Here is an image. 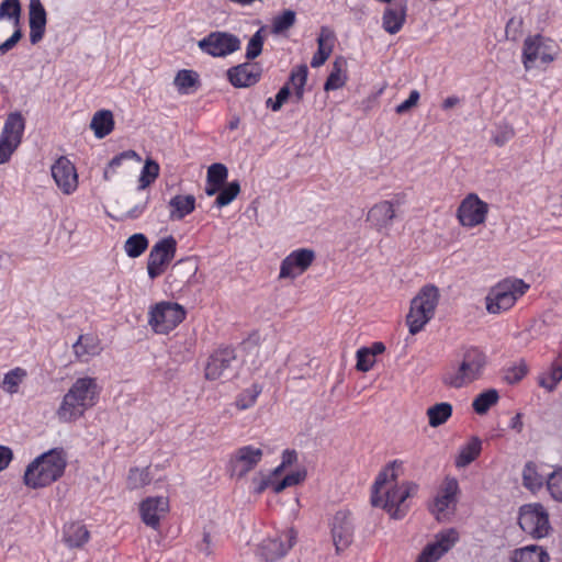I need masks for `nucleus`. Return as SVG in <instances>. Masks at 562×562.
<instances>
[{
	"label": "nucleus",
	"instance_id": "nucleus-13",
	"mask_svg": "<svg viewBox=\"0 0 562 562\" xmlns=\"http://www.w3.org/2000/svg\"><path fill=\"white\" fill-rule=\"evenodd\" d=\"M177 243L172 236L160 239L151 248L148 261L147 272L151 280L161 276L166 266L173 259Z\"/></svg>",
	"mask_w": 562,
	"mask_h": 562
},
{
	"label": "nucleus",
	"instance_id": "nucleus-18",
	"mask_svg": "<svg viewBox=\"0 0 562 562\" xmlns=\"http://www.w3.org/2000/svg\"><path fill=\"white\" fill-rule=\"evenodd\" d=\"M458 539L459 532L454 528L438 532L435 540L424 548L417 562H436L456 544Z\"/></svg>",
	"mask_w": 562,
	"mask_h": 562
},
{
	"label": "nucleus",
	"instance_id": "nucleus-11",
	"mask_svg": "<svg viewBox=\"0 0 562 562\" xmlns=\"http://www.w3.org/2000/svg\"><path fill=\"white\" fill-rule=\"evenodd\" d=\"M25 120L20 112L8 115L0 134V165L7 164L22 142Z\"/></svg>",
	"mask_w": 562,
	"mask_h": 562
},
{
	"label": "nucleus",
	"instance_id": "nucleus-14",
	"mask_svg": "<svg viewBox=\"0 0 562 562\" xmlns=\"http://www.w3.org/2000/svg\"><path fill=\"white\" fill-rule=\"evenodd\" d=\"M316 254L310 248L291 251L280 265L279 279L294 280L302 276L314 262Z\"/></svg>",
	"mask_w": 562,
	"mask_h": 562
},
{
	"label": "nucleus",
	"instance_id": "nucleus-54",
	"mask_svg": "<svg viewBox=\"0 0 562 562\" xmlns=\"http://www.w3.org/2000/svg\"><path fill=\"white\" fill-rule=\"evenodd\" d=\"M278 483V480H273L270 473H258L251 480V488L256 494H261L267 488H271L274 492V485Z\"/></svg>",
	"mask_w": 562,
	"mask_h": 562
},
{
	"label": "nucleus",
	"instance_id": "nucleus-51",
	"mask_svg": "<svg viewBox=\"0 0 562 562\" xmlns=\"http://www.w3.org/2000/svg\"><path fill=\"white\" fill-rule=\"evenodd\" d=\"M261 393V387L258 385H251L249 389L243 391L238 397L236 398L235 405L239 411H245L255 405L259 394Z\"/></svg>",
	"mask_w": 562,
	"mask_h": 562
},
{
	"label": "nucleus",
	"instance_id": "nucleus-45",
	"mask_svg": "<svg viewBox=\"0 0 562 562\" xmlns=\"http://www.w3.org/2000/svg\"><path fill=\"white\" fill-rule=\"evenodd\" d=\"M0 19L11 20L15 27L20 26L21 3L20 0H3L0 4Z\"/></svg>",
	"mask_w": 562,
	"mask_h": 562
},
{
	"label": "nucleus",
	"instance_id": "nucleus-33",
	"mask_svg": "<svg viewBox=\"0 0 562 562\" xmlns=\"http://www.w3.org/2000/svg\"><path fill=\"white\" fill-rule=\"evenodd\" d=\"M26 378L27 371L21 367H15L4 373L0 387L5 394L14 395L19 393Z\"/></svg>",
	"mask_w": 562,
	"mask_h": 562
},
{
	"label": "nucleus",
	"instance_id": "nucleus-27",
	"mask_svg": "<svg viewBox=\"0 0 562 562\" xmlns=\"http://www.w3.org/2000/svg\"><path fill=\"white\" fill-rule=\"evenodd\" d=\"M335 33L327 26H323L317 37V52L313 55L311 66L318 68L325 64L335 46Z\"/></svg>",
	"mask_w": 562,
	"mask_h": 562
},
{
	"label": "nucleus",
	"instance_id": "nucleus-49",
	"mask_svg": "<svg viewBox=\"0 0 562 562\" xmlns=\"http://www.w3.org/2000/svg\"><path fill=\"white\" fill-rule=\"evenodd\" d=\"M148 246V240L143 234L132 235L124 245L125 252L131 258L140 256Z\"/></svg>",
	"mask_w": 562,
	"mask_h": 562
},
{
	"label": "nucleus",
	"instance_id": "nucleus-17",
	"mask_svg": "<svg viewBox=\"0 0 562 562\" xmlns=\"http://www.w3.org/2000/svg\"><path fill=\"white\" fill-rule=\"evenodd\" d=\"M52 177L58 189L66 195L78 189V173L75 165L67 157H59L50 167Z\"/></svg>",
	"mask_w": 562,
	"mask_h": 562
},
{
	"label": "nucleus",
	"instance_id": "nucleus-56",
	"mask_svg": "<svg viewBox=\"0 0 562 562\" xmlns=\"http://www.w3.org/2000/svg\"><path fill=\"white\" fill-rule=\"evenodd\" d=\"M528 372V366L525 361L520 360L506 369L505 380L510 383L519 382Z\"/></svg>",
	"mask_w": 562,
	"mask_h": 562
},
{
	"label": "nucleus",
	"instance_id": "nucleus-60",
	"mask_svg": "<svg viewBox=\"0 0 562 562\" xmlns=\"http://www.w3.org/2000/svg\"><path fill=\"white\" fill-rule=\"evenodd\" d=\"M419 98V92L417 90H412L409 97L395 108L396 113L404 114L408 112L413 106H415L418 103Z\"/></svg>",
	"mask_w": 562,
	"mask_h": 562
},
{
	"label": "nucleus",
	"instance_id": "nucleus-20",
	"mask_svg": "<svg viewBox=\"0 0 562 562\" xmlns=\"http://www.w3.org/2000/svg\"><path fill=\"white\" fill-rule=\"evenodd\" d=\"M169 499L165 496H150L139 504L142 521L155 530L159 529L160 521L168 515Z\"/></svg>",
	"mask_w": 562,
	"mask_h": 562
},
{
	"label": "nucleus",
	"instance_id": "nucleus-2",
	"mask_svg": "<svg viewBox=\"0 0 562 562\" xmlns=\"http://www.w3.org/2000/svg\"><path fill=\"white\" fill-rule=\"evenodd\" d=\"M100 387L97 379L78 378L64 395L56 416L61 423H72L83 416L87 409L95 405Z\"/></svg>",
	"mask_w": 562,
	"mask_h": 562
},
{
	"label": "nucleus",
	"instance_id": "nucleus-64",
	"mask_svg": "<svg viewBox=\"0 0 562 562\" xmlns=\"http://www.w3.org/2000/svg\"><path fill=\"white\" fill-rule=\"evenodd\" d=\"M522 427H524V424H522V416L520 413H517L509 422V428H512L513 430H515L516 432H521L522 431Z\"/></svg>",
	"mask_w": 562,
	"mask_h": 562
},
{
	"label": "nucleus",
	"instance_id": "nucleus-24",
	"mask_svg": "<svg viewBox=\"0 0 562 562\" xmlns=\"http://www.w3.org/2000/svg\"><path fill=\"white\" fill-rule=\"evenodd\" d=\"M103 351L101 338L94 333L81 334L72 345V352L79 362L88 363Z\"/></svg>",
	"mask_w": 562,
	"mask_h": 562
},
{
	"label": "nucleus",
	"instance_id": "nucleus-8",
	"mask_svg": "<svg viewBox=\"0 0 562 562\" xmlns=\"http://www.w3.org/2000/svg\"><path fill=\"white\" fill-rule=\"evenodd\" d=\"M460 492L456 477L446 476L443 479L429 504V512L438 521L451 520L457 509Z\"/></svg>",
	"mask_w": 562,
	"mask_h": 562
},
{
	"label": "nucleus",
	"instance_id": "nucleus-41",
	"mask_svg": "<svg viewBox=\"0 0 562 562\" xmlns=\"http://www.w3.org/2000/svg\"><path fill=\"white\" fill-rule=\"evenodd\" d=\"M308 68L306 65H300L292 69L289 83L292 85L294 90L295 101L300 102L303 100L305 92V85L307 81Z\"/></svg>",
	"mask_w": 562,
	"mask_h": 562
},
{
	"label": "nucleus",
	"instance_id": "nucleus-15",
	"mask_svg": "<svg viewBox=\"0 0 562 562\" xmlns=\"http://www.w3.org/2000/svg\"><path fill=\"white\" fill-rule=\"evenodd\" d=\"M488 205L477 194H468L457 210V217L464 227H475L485 222Z\"/></svg>",
	"mask_w": 562,
	"mask_h": 562
},
{
	"label": "nucleus",
	"instance_id": "nucleus-21",
	"mask_svg": "<svg viewBox=\"0 0 562 562\" xmlns=\"http://www.w3.org/2000/svg\"><path fill=\"white\" fill-rule=\"evenodd\" d=\"M234 350L223 348L216 350L209 359L205 367V378L207 380H218L232 374V363L235 361Z\"/></svg>",
	"mask_w": 562,
	"mask_h": 562
},
{
	"label": "nucleus",
	"instance_id": "nucleus-12",
	"mask_svg": "<svg viewBox=\"0 0 562 562\" xmlns=\"http://www.w3.org/2000/svg\"><path fill=\"white\" fill-rule=\"evenodd\" d=\"M240 40L231 33L212 32L199 41V48L213 57H225L240 48Z\"/></svg>",
	"mask_w": 562,
	"mask_h": 562
},
{
	"label": "nucleus",
	"instance_id": "nucleus-26",
	"mask_svg": "<svg viewBox=\"0 0 562 562\" xmlns=\"http://www.w3.org/2000/svg\"><path fill=\"white\" fill-rule=\"evenodd\" d=\"M30 41L37 44L42 41L46 27V10L41 0H30Z\"/></svg>",
	"mask_w": 562,
	"mask_h": 562
},
{
	"label": "nucleus",
	"instance_id": "nucleus-63",
	"mask_svg": "<svg viewBox=\"0 0 562 562\" xmlns=\"http://www.w3.org/2000/svg\"><path fill=\"white\" fill-rule=\"evenodd\" d=\"M297 459V454L294 450H284L282 453V463L285 467L292 465Z\"/></svg>",
	"mask_w": 562,
	"mask_h": 562
},
{
	"label": "nucleus",
	"instance_id": "nucleus-7",
	"mask_svg": "<svg viewBox=\"0 0 562 562\" xmlns=\"http://www.w3.org/2000/svg\"><path fill=\"white\" fill-rule=\"evenodd\" d=\"M559 44L543 35H530L525 38L522 45L521 63L528 71L541 65L554 61L559 55Z\"/></svg>",
	"mask_w": 562,
	"mask_h": 562
},
{
	"label": "nucleus",
	"instance_id": "nucleus-22",
	"mask_svg": "<svg viewBox=\"0 0 562 562\" xmlns=\"http://www.w3.org/2000/svg\"><path fill=\"white\" fill-rule=\"evenodd\" d=\"M262 450L254 446H244L236 450L232 459V474L237 477L245 476L257 467L262 459Z\"/></svg>",
	"mask_w": 562,
	"mask_h": 562
},
{
	"label": "nucleus",
	"instance_id": "nucleus-16",
	"mask_svg": "<svg viewBox=\"0 0 562 562\" xmlns=\"http://www.w3.org/2000/svg\"><path fill=\"white\" fill-rule=\"evenodd\" d=\"M295 540L293 530L289 529L261 541L257 554L266 562H274L286 554Z\"/></svg>",
	"mask_w": 562,
	"mask_h": 562
},
{
	"label": "nucleus",
	"instance_id": "nucleus-31",
	"mask_svg": "<svg viewBox=\"0 0 562 562\" xmlns=\"http://www.w3.org/2000/svg\"><path fill=\"white\" fill-rule=\"evenodd\" d=\"M562 380V355H559L551 366L542 372L538 378V384L547 390L553 392Z\"/></svg>",
	"mask_w": 562,
	"mask_h": 562
},
{
	"label": "nucleus",
	"instance_id": "nucleus-25",
	"mask_svg": "<svg viewBox=\"0 0 562 562\" xmlns=\"http://www.w3.org/2000/svg\"><path fill=\"white\" fill-rule=\"evenodd\" d=\"M262 69L256 63H245L227 70L229 82L237 88H246L257 83L261 77Z\"/></svg>",
	"mask_w": 562,
	"mask_h": 562
},
{
	"label": "nucleus",
	"instance_id": "nucleus-53",
	"mask_svg": "<svg viewBox=\"0 0 562 562\" xmlns=\"http://www.w3.org/2000/svg\"><path fill=\"white\" fill-rule=\"evenodd\" d=\"M265 42V36L262 34V29H259L250 38L246 46V58L251 60L257 58L261 52Z\"/></svg>",
	"mask_w": 562,
	"mask_h": 562
},
{
	"label": "nucleus",
	"instance_id": "nucleus-28",
	"mask_svg": "<svg viewBox=\"0 0 562 562\" xmlns=\"http://www.w3.org/2000/svg\"><path fill=\"white\" fill-rule=\"evenodd\" d=\"M394 217V204L390 201H382L369 210L367 221L376 229H382L389 227Z\"/></svg>",
	"mask_w": 562,
	"mask_h": 562
},
{
	"label": "nucleus",
	"instance_id": "nucleus-1",
	"mask_svg": "<svg viewBox=\"0 0 562 562\" xmlns=\"http://www.w3.org/2000/svg\"><path fill=\"white\" fill-rule=\"evenodd\" d=\"M402 462L389 463L376 476L371 491V504L385 510L391 518L402 519L408 512L407 499L417 491L409 481H398Z\"/></svg>",
	"mask_w": 562,
	"mask_h": 562
},
{
	"label": "nucleus",
	"instance_id": "nucleus-6",
	"mask_svg": "<svg viewBox=\"0 0 562 562\" xmlns=\"http://www.w3.org/2000/svg\"><path fill=\"white\" fill-rule=\"evenodd\" d=\"M439 297L438 288L427 284L412 300L411 308L406 316V324L412 335L419 333L434 317Z\"/></svg>",
	"mask_w": 562,
	"mask_h": 562
},
{
	"label": "nucleus",
	"instance_id": "nucleus-48",
	"mask_svg": "<svg viewBox=\"0 0 562 562\" xmlns=\"http://www.w3.org/2000/svg\"><path fill=\"white\" fill-rule=\"evenodd\" d=\"M128 159H135L136 161H140L142 160L140 156L136 151H134V150H125V151L116 155L115 157H113L110 160L109 165L104 169L103 178L105 180H110L111 177L115 173L116 169L119 167H121L123 161L124 160H128Z\"/></svg>",
	"mask_w": 562,
	"mask_h": 562
},
{
	"label": "nucleus",
	"instance_id": "nucleus-23",
	"mask_svg": "<svg viewBox=\"0 0 562 562\" xmlns=\"http://www.w3.org/2000/svg\"><path fill=\"white\" fill-rule=\"evenodd\" d=\"M353 528L350 514L339 510L331 521V537L337 552L345 550L352 541Z\"/></svg>",
	"mask_w": 562,
	"mask_h": 562
},
{
	"label": "nucleus",
	"instance_id": "nucleus-32",
	"mask_svg": "<svg viewBox=\"0 0 562 562\" xmlns=\"http://www.w3.org/2000/svg\"><path fill=\"white\" fill-rule=\"evenodd\" d=\"M228 176V170L223 164H213L207 169L205 193L207 195L216 194L224 186Z\"/></svg>",
	"mask_w": 562,
	"mask_h": 562
},
{
	"label": "nucleus",
	"instance_id": "nucleus-43",
	"mask_svg": "<svg viewBox=\"0 0 562 562\" xmlns=\"http://www.w3.org/2000/svg\"><path fill=\"white\" fill-rule=\"evenodd\" d=\"M498 392L494 389H490L480 393L473 401L472 407L479 415H484L488 409L498 402Z\"/></svg>",
	"mask_w": 562,
	"mask_h": 562
},
{
	"label": "nucleus",
	"instance_id": "nucleus-35",
	"mask_svg": "<svg viewBox=\"0 0 562 562\" xmlns=\"http://www.w3.org/2000/svg\"><path fill=\"white\" fill-rule=\"evenodd\" d=\"M482 441L477 437L471 438L465 445L460 448L456 457L454 464L458 469L468 467L481 453Z\"/></svg>",
	"mask_w": 562,
	"mask_h": 562
},
{
	"label": "nucleus",
	"instance_id": "nucleus-59",
	"mask_svg": "<svg viewBox=\"0 0 562 562\" xmlns=\"http://www.w3.org/2000/svg\"><path fill=\"white\" fill-rule=\"evenodd\" d=\"M514 137V130L508 124H502L498 125L494 135H493V142L497 146L505 145L508 140H510Z\"/></svg>",
	"mask_w": 562,
	"mask_h": 562
},
{
	"label": "nucleus",
	"instance_id": "nucleus-37",
	"mask_svg": "<svg viewBox=\"0 0 562 562\" xmlns=\"http://www.w3.org/2000/svg\"><path fill=\"white\" fill-rule=\"evenodd\" d=\"M512 562H549V555L539 546H527L513 553Z\"/></svg>",
	"mask_w": 562,
	"mask_h": 562
},
{
	"label": "nucleus",
	"instance_id": "nucleus-40",
	"mask_svg": "<svg viewBox=\"0 0 562 562\" xmlns=\"http://www.w3.org/2000/svg\"><path fill=\"white\" fill-rule=\"evenodd\" d=\"M199 83V75L194 70H179L173 79V85L181 94H189Z\"/></svg>",
	"mask_w": 562,
	"mask_h": 562
},
{
	"label": "nucleus",
	"instance_id": "nucleus-61",
	"mask_svg": "<svg viewBox=\"0 0 562 562\" xmlns=\"http://www.w3.org/2000/svg\"><path fill=\"white\" fill-rule=\"evenodd\" d=\"M22 38V31L20 26L15 29L13 34L5 40L2 44H0V56H3L9 50L15 47V45L19 43V41Z\"/></svg>",
	"mask_w": 562,
	"mask_h": 562
},
{
	"label": "nucleus",
	"instance_id": "nucleus-5",
	"mask_svg": "<svg viewBox=\"0 0 562 562\" xmlns=\"http://www.w3.org/2000/svg\"><path fill=\"white\" fill-rule=\"evenodd\" d=\"M529 288L528 283L518 278H505L498 281L485 296L487 313L498 315L509 311Z\"/></svg>",
	"mask_w": 562,
	"mask_h": 562
},
{
	"label": "nucleus",
	"instance_id": "nucleus-10",
	"mask_svg": "<svg viewBox=\"0 0 562 562\" xmlns=\"http://www.w3.org/2000/svg\"><path fill=\"white\" fill-rule=\"evenodd\" d=\"M518 524L520 528L533 538H544L551 530L549 514L540 503L522 505L519 508Z\"/></svg>",
	"mask_w": 562,
	"mask_h": 562
},
{
	"label": "nucleus",
	"instance_id": "nucleus-3",
	"mask_svg": "<svg viewBox=\"0 0 562 562\" xmlns=\"http://www.w3.org/2000/svg\"><path fill=\"white\" fill-rule=\"evenodd\" d=\"M487 364L486 353L474 346L464 347L458 361L442 375V383L452 389H462L480 380Z\"/></svg>",
	"mask_w": 562,
	"mask_h": 562
},
{
	"label": "nucleus",
	"instance_id": "nucleus-42",
	"mask_svg": "<svg viewBox=\"0 0 562 562\" xmlns=\"http://www.w3.org/2000/svg\"><path fill=\"white\" fill-rule=\"evenodd\" d=\"M160 167L159 164L150 158L145 160V164L140 170V175L138 178L137 190L143 191L153 184L156 179L159 177Z\"/></svg>",
	"mask_w": 562,
	"mask_h": 562
},
{
	"label": "nucleus",
	"instance_id": "nucleus-9",
	"mask_svg": "<svg viewBox=\"0 0 562 562\" xmlns=\"http://www.w3.org/2000/svg\"><path fill=\"white\" fill-rule=\"evenodd\" d=\"M186 318V310L182 305L161 301L150 307L148 324L156 334H168Z\"/></svg>",
	"mask_w": 562,
	"mask_h": 562
},
{
	"label": "nucleus",
	"instance_id": "nucleus-62",
	"mask_svg": "<svg viewBox=\"0 0 562 562\" xmlns=\"http://www.w3.org/2000/svg\"><path fill=\"white\" fill-rule=\"evenodd\" d=\"M13 459L12 450L7 446L0 445V472L7 469Z\"/></svg>",
	"mask_w": 562,
	"mask_h": 562
},
{
	"label": "nucleus",
	"instance_id": "nucleus-55",
	"mask_svg": "<svg viewBox=\"0 0 562 562\" xmlns=\"http://www.w3.org/2000/svg\"><path fill=\"white\" fill-rule=\"evenodd\" d=\"M305 470H299L286 474L283 479L278 480V483L274 485V493L278 494L288 487L300 484L305 480Z\"/></svg>",
	"mask_w": 562,
	"mask_h": 562
},
{
	"label": "nucleus",
	"instance_id": "nucleus-4",
	"mask_svg": "<svg viewBox=\"0 0 562 562\" xmlns=\"http://www.w3.org/2000/svg\"><path fill=\"white\" fill-rule=\"evenodd\" d=\"M67 461L59 450H50L37 457L24 472V484L31 488H41L57 481L65 471Z\"/></svg>",
	"mask_w": 562,
	"mask_h": 562
},
{
	"label": "nucleus",
	"instance_id": "nucleus-50",
	"mask_svg": "<svg viewBox=\"0 0 562 562\" xmlns=\"http://www.w3.org/2000/svg\"><path fill=\"white\" fill-rule=\"evenodd\" d=\"M546 485L550 496L554 501L562 502V468L548 475Z\"/></svg>",
	"mask_w": 562,
	"mask_h": 562
},
{
	"label": "nucleus",
	"instance_id": "nucleus-39",
	"mask_svg": "<svg viewBox=\"0 0 562 562\" xmlns=\"http://www.w3.org/2000/svg\"><path fill=\"white\" fill-rule=\"evenodd\" d=\"M153 481V474L150 471V467L131 468L126 479V485L128 490H138L143 488L146 485L150 484Z\"/></svg>",
	"mask_w": 562,
	"mask_h": 562
},
{
	"label": "nucleus",
	"instance_id": "nucleus-46",
	"mask_svg": "<svg viewBox=\"0 0 562 562\" xmlns=\"http://www.w3.org/2000/svg\"><path fill=\"white\" fill-rule=\"evenodd\" d=\"M296 14L292 10H284L272 19L271 30L274 34H282L295 23Z\"/></svg>",
	"mask_w": 562,
	"mask_h": 562
},
{
	"label": "nucleus",
	"instance_id": "nucleus-58",
	"mask_svg": "<svg viewBox=\"0 0 562 562\" xmlns=\"http://www.w3.org/2000/svg\"><path fill=\"white\" fill-rule=\"evenodd\" d=\"M290 93L291 91L288 83L278 91L274 99L269 98L266 101L267 108H270L273 112H278L282 108V105L288 101Z\"/></svg>",
	"mask_w": 562,
	"mask_h": 562
},
{
	"label": "nucleus",
	"instance_id": "nucleus-47",
	"mask_svg": "<svg viewBox=\"0 0 562 562\" xmlns=\"http://www.w3.org/2000/svg\"><path fill=\"white\" fill-rule=\"evenodd\" d=\"M240 191L238 181H232L227 186H223L217 192L214 204L217 207H223L232 203Z\"/></svg>",
	"mask_w": 562,
	"mask_h": 562
},
{
	"label": "nucleus",
	"instance_id": "nucleus-30",
	"mask_svg": "<svg viewBox=\"0 0 562 562\" xmlns=\"http://www.w3.org/2000/svg\"><path fill=\"white\" fill-rule=\"evenodd\" d=\"M169 218L171 221H181L191 214L195 209V198L192 194H177L168 202Z\"/></svg>",
	"mask_w": 562,
	"mask_h": 562
},
{
	"label": "nucleus",
	"instance_id": "nucleus-34",
	"mask_svg": "<svg viewBox=\"0 0 562 562\" xmlns=\"http://www.w3.org/2000/svg\"><path fill=\"white\" fill-rule=\"evenodd\" d=\"M90 128L97 138L108 136L114 128L113 114L109 110H100L94 113L90 122Z\"/></svg>",
	"mask_w": 562,
	"mask_h": 562
},
{
	"label": "nucleus",
	"instance_id": "nucleus-19",
	"mask_svg": "<svg viewBox=\"0 0 562 562\" xmlns=\"http://www.w3.org/2000/svg\"><path fill=\"white\" fill-rule=\"evenodd\" d=\"M458 539L459 532L454 528L438 532L435 540L424 548L417 562H436L456 544Z\"/></svg>",
	"mask_w": 562,
	"mask_h": 562
},
{
	"label": "nucleus",
	"instance_id": "nucleus-29",
	"mask_svg": "<svg viewBox=\"0 0 562 562\" xmlns=\"http://www.w3.org/2000/svg\"><path fill=\"white\" fill-rule=\"evenodd\" d=\"M406 19V4L404 1L395 2L386 8L383 18V29L390 34H396L402 29Z\"/></svg>",
	"mask_w": 562,
	"mask_h": 562
},
{
	"label": "nucleus",
	"instance_id": "nucleus-44",
	"mask_svg": "<svg viewBox=\"0 0 562 562\" xmlns=\"http://www.w3.org/2000/svg\"><path fill=\"white\" fill-rule=\"evenodd\" d=\"M544 483V479L538 473L533 463H527L522 470V484L531 492L539 491Z\"/></svg>",
	"mask_w": 562,
	"mask_h": 562
},
{
	"label": "nucleus",
	"instance_id": "nucleus-52",
	"mask_svg": "<svg viewBox=\"0 0 562 562\" xmlns=\"http://www.w3.org/2000/svg\"><path fill=\"white\" fill-rule=\"evenodd\" d=\"M346 79L347 78H346V75L341 70L340 63L335 61L334 68L324 85V89L326 91L337 90L346 83Z\"/></svg>",
	"mask_w": 562,
	"mask_h": 562
},
{
	"label": "nucleus",
	"instance_id": "nucleus-36",
	"mask_svg": "<svg viewBox=\"0 0 562 562\" xmlns=\"http://www.w3.org/2000/svg\"><path fill=\"white\" fill-rule=\"evenodd\" d=\"M89 538V531L80 522H71L64 528V540L69 548H80Z\"/></svg>",
	"mask_w": 562,
	"mask_h": 562
},
{
	"label": "nucleus",
	"instance_id": "nucleus-38",
	"mask_svg": "<svg viewBox=\"0 0 562 562\" xmlns=\"http://www.w3.org/2000/svg\"><path fill=\"white\" fill-rule=\"evenodd\" d=\"M426 415L430 427H439L451 417L452 405L448 402L437 403L427 408Z\"/></svg>",
	"mask_w": 562,
	"mask_h": 562
},
{
	"label": "nucleus",
	"instance_id": "nucleus-57",
	"mask_svg": "<svg viewBox=\"0 0 562 562\" xmlns=\"http://www.w3.org/2000/svg\"><path fill=\"white\" fill-rule=\"evenodd\" d=\"M375 362L374 352L368 348H361L357 351V370L368 372Z\"/></svg>",
	"mask_w": 562,
	"mask_h": 562
}]
</instances>
